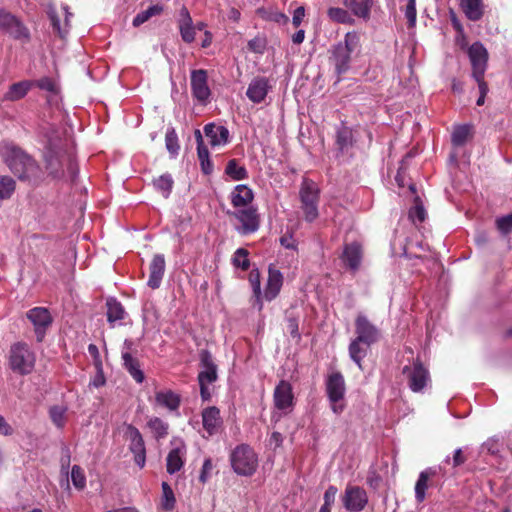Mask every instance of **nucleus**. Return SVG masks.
<instances>
[{
  "label": "nucleus",
  "instance_id": "1",
  "mask_svg": "<svg viewBox=\"0 0 512 512\" xmlns=\"http://www.w3.org/2000/svg\"><path fill=\"white\" fill-rule=\"evenodd\" d=\"M43 160L47 176L55 181L74 183L79 174L74 154L66 147L65 141L53 130L47 135L43 151Z\"/></svg>",
  "mask_w": 512,
  "mask_h": 512
},
{
  "label": "nucleus",
  "instance_id": "2",
  "mask_svg": "<svg viewBox=\"0 0 512 512\" xmlns=\"http://www.w3.org/2000/svg\"><path fill=\"white\" fill-rule=\"evenodd\" d=\"M0 155L11 172L21 181L33 185L43 182L45 174L38 162L12 143H3L0 146Z\"/></svg>",
  "mask_w": 512,
  "mask_h": 512
},
{
  "label": "nucleus",
  "instance_id": "3",
  "mask_svg": "<svg viewBox=\"0 0 512 512\" xmlns=\"http://www.w3.org/2000/svg\"><path fill=\"white\" fill-rule=\"evenodd\" d=\"M0 155L11 172L21 181L33 185L43 182L45 174L38 162L12 143H3L0 146Z\"/></svg>",
  "mask_w": 512,
  "mask_h": 512
},
{
  "label": "nucleus",
  "instance_id": "4",
  "mask_svg": "<svg viewBox=\"0 0 512 512\" xmlns=\"http://www.w3.org/2000/svg\"><path fill=\"white\" fill-rule=\"evenodd\" d=\"M359 40L356 32H347L343 41L332 46L329 60L338 76L350 69L351 54L359 47Z\"/></svg>",
  "mask_w": 512,
  "mask_h": 512
},
{
  "label": "nucleus",
  "instance_id": "5",
  "mask_svg": "<svg viewBox=\"0 0 512 512\" xmlns=\"http://www.w3.org/2000/svg\"><path fill=\"white\" fill-rule=\"evenodd\" d=\"M8 364L13 372L28 375L34 370L36 354L27 343L16 342L10 347Z\"/></svg>",
  "mask_w": 512,
  "mask_h": 512
},
{
  "label": "nucleus",
  "instance_id": "6",
  "mask_svg": "<svg viewBox=\"0 0 512 512\" xmlns=\"http://www.w3.org/2000/svg\"><path fill=\"white\" fill-rule=\"evenodd\" d=\"M234 472L241 476H251L258 467V458L254 450L246 445H238L230 455Z\"/></svg>",
  "mask_w": 512,
  "mask_h": 512
},
{
  "label": "nucleus",
  "instance_id": "7",
  "mask_svg": "<svg viewBox=\"0 0 512 512\" xmlns=\"http://www.w3.org/2000/svg\"><path fill=\"white\" fill-rule=\"evenodd\" d=\"M402 374L409 389L414 393H421L430 384L431 377L428 368L422 363L419 357L409 365L402 368Z\"/></svg>",
  "mask_w": 512,
  "mask_h": 512
},
{
  "label": "nucleus",
  "instance_id": "8",
  "mask_svg": "<svg viewBox=\"0 0 512 512\" xmlns=\"http://www.w3.org/2000/svg\"><path fill=\"white\" fill-rule=\"evenodd\" d=\"M326 394L331 405V410L336 415L341 414L345 407L346 385L341 372H332L326 380Z\"/></svg>",
  "mask_w": 512,
  "mask_h": 512
},
{
  "label": "nucleus",
  "instance_id": "9",
  "mask_svg": "<svg viewBox=\"0 0 512 512\" xmlns=\"http://www.w3.org/2000/svg\"><path fill=\"white\" fill-rule=\"evenodd\" d=\"M299 196L305 220L307 222H313L319 215V189L316 183L312 180L304 179L301 183Z\"/></svg>",
  "mask_w": 512,
  "mask_h": 512
},
{
  "label": "nucleus",
  "instance_id": "10",
  "mask_svg": "<svg viewBox=\"0 0 512 512\" xmlns=\"http://www.w3.org/2000/svg\"><path fill=\"white\" fill-rule=\"evenodd\" d=\"M0 30L7 33L15 40L28 42L30 40L29 29L23 22L5 9L0 8Z\"/></svg>",
  "mask_w": 512,
  "mask_h": 512
},
{
  "label": "nucleus",
  "instance_id": "11",
  "mask_svg": "<svg viewBox=\"0 0 512 512\" xmlns=\"http://www.w3.org/2000/svg\"><path fill=\"white\" fill-rule=\"evenodd\" d=\"M229 216L237 219L241 225L236 230L241 235H248L256 232L260 226V218L257 209L253 206L238 209L235 211H227Z\"/></svg>",
  "mask_w": 512,
  "mask_h": 512
},
{
  "label": "nucleus",
  "instance_id": "12",
  "mask_svg": "<svg viewBox=\"0 0 512 512\" xmlns=\"http://www.w3.org/2000/svg\"><path fill=\"white\" fill-rule=\"evenodd\" d=\"M192 96L201 104H207L211 96L208 73L204 69L192 70L190 74Z\"/></svg>",
  "mask_w": 512,
  "mask_h": 512
},
{
  "label": "nucleus",
  "instance_id": "13",
  "mask_svg": "<svg viewBox=\"0 0 512 512\" xmlns=\"http://www.w3.org/2000/svg\"><path fill=\"white\" fill-rule=\"evenodd\" d=\"M467 54L472 67V78H479L485 75L488 66V51L484 45L476 41L470 45Z\"/></svg>",
  "mask_w": 512,
  "mask_h": 512
},
{
  "label": "nucleus",
  "instance_id": "14",
  "mask_svg": "<svg viewBox=\"0 0 512 512\" xmlns=\"http://www.w3.org/2000/svg\"><path fill=\"white\" fill-rule=\"evenodd\" d=\"M27 318L34 326L37 341L42 342L53 322L49 310L44 307H34L27 312Z\"/></svg>",
  "mask_w": 512,
  "mask_h": 512
},
{
  "label": "nucleus",
  "instance_id": "15",
  "mask_svg": "<svg viewBox=\"0 0 512 512\" xmlns=\"http://www.w3.org/2000/svg\"><path fill=\"white\" fill-rule=\"evenodd\" d=\"M342 502L346 510L360 512L368 503V495L364 488L348 485L342 496Z\"/></svg>",
  "mask_w": 512,
  "mask_h": 512
},
{
  "label": "nucleus",
  "instance_id": "16",
  "mask_svg": "<svg viewBox=\"0 0 512 512\" xmlns=\"http://www.w3.org/2000/svg\"><path fill=\"white\" fill-rule=\"evenodd\" d=\"M355 333L358 341H363L366 344H374L380 338L379 329L371 323V321L364 314H358L355 319Z\"/></svg>",
  "mask_w": 512,
  "mask_h": 512
},
{
  "label": "nucleus",
  "instance_id": "17",
  "mask_svg": "<svg viewBox=\"0 0 512 512\" xmlns=\"http://www.w3.org/2000/svg\"><path fill=\"white\" fill-rule=\"evenodd\" d=\"M126 435L130 440L129 449L134 455L135 463L139 468H143L146 463V449L140 431L135 426L129 424L127 426Z\"/></svg>",
  "mask_w": 512,
  "mask_h": 512
},
{
  "label": "nucleus",
  "instance_id": "18",
  "mask_svg": "<svg viewBox=\"0 0 512 512\" xmlns=\"http://www.w3.org/2000/svg\"><path fill=\"white\" fill-rule=\"evenodd\" d=\"M173 448L169 451L166 459V469L169 474L180 471L184 465L186 445L181 439L171 441Z\"/></svg>",
  "mask_w": 512,
  "mask_h": 512
},
{
  "label": "nucleus",
  "instance_id": "19",
  "mask_svg": "<svg viewBox=\"0 0 512 512\" xmlns=\"http://www.w3.org/2000/svg\"><path fill=\"white\" fill-rule=\"evenodd\" d=\"M274 405L278 410L286 411L294 405V395L291 384L288 381L281 380L274 389Z\"/></svg>",
  "mask_w": 512,
  "mask_h": 512
},
{
  "label": "nucleus",
  "instance_id": "20",
  "mask_svg": "<svg viewBox=\"0 0 512 512\" xmlns=\"http://www.w3.org/2000/svg\"><path fill=\"white\" fill-rule=\"evenodd\" d=\"M442 474L445 475V468L442 466L429 467L420 472L419 477L415 484V499L418 503H421L426 498V490L429 487V480L433 477Z\"/></svg>",
  "mask_w": 512,
  "mask_h": 512
},
{
  "label": "nucleus",
  "instance_id": "21",
  "mask_svg": "<svg viewBox=\"0 0 512 512\" xmlns=\"http://www.w3.org/2000/svg\"><path fill=\"white\" fill-rule=\"evenodd\" d=\"M201 371L198 374V382L212 384L217 376V365L214 363L212 354L208 350H201L199 354Z\"/></svg>",
  "mask_w": 512,
  "mask_h": 512
},
{
  "label": "nucleus",
  "instance_id": "22",
  "mask_svg": "<svg viewBox=\"0 0 512 512\" xmlns=\"http://www.w3.org/2000/svg\"><path fill=\"white\" fill-rule=\"evenodd\" d=\"M271 88L272 86L268 78L258 76L253 78L252 81L249 83L246 91V96L251 102L259 104L265 100Z\"/></svg>",
  "mask_w": 512,
  "mask_h": 512
},
{
  "label": "nucleus",
  "instance_id": "23",
  "mask_svg": "<svg viewBox=\"0 0 512 512\" xmlns=\"http://www.w3.org/2000/svg\"><path fill=\"white\" fill-rule=\"evenodd\" d=\"M282 285V273L278 269L270 266L268 269V279L264 289V293L262 294V299L264 298L267 301L274 300L280 293Z\"/></svg>",
  "mask_w": 512,
  "mask_h": 512
},
{
  "label": "nucleus",
  "instance_id": "24",
  "mask_svg": "<svg viewBox=\"0 0 512 512\" xmlns=\"http://www.w3.org/2000/svg\"><path fill=\"white\" fill-rule=\"evenodd\" d=\"M342 4L349 10L352 16L365 22L370 20L371 10L374 5L373 0H342Z\"/></svg>",
  "mask_w": 512,
  "mask_h": 512
},
{
  "label": "nucleus",
  "instance_id": "25",
  "mask_svg": "<svg viewBox=\"0 0 512 512\" xmlns=\"http://www.w3.org/2000/svg\"><path fill=\"white\" fill-rule=\"evenodd\" d=\"M165 258L162 254L154 255L150 266H149V278L147 285L151 289H157L160 287L164 273H165Z\"/></svg>",
  "mask_w": 512,
  "mask_h": 512
},
{
  "label": "nucleus",
  "instance_id": "26",
  "mask_svg": "<svg viewBox=\"0 0 512 512\" xmlns=\"http://www.w3.org/2000/svg\"><path fill=\"white\" fill-rule=\"evenodd\" d=\"M341 259L349 270H351L353 273L356 272L359 269L362 261L361 246L356 242L346 244L344 246Z\"/></svg>",
  "mask_w": 512,
  "mask_h": 512
},
{
  "label": "nucleus",
  "instance_id": "27",
  "mask_svg": "<svg viewBox=\"0 0 512 512\" xmlns=\"http://www.w3.org/2000/svg\"><path fill=\"white\" fill-rule=\"evenodd\" d=\"M203 428L209 436L216 434L222 425L220 410L216 406H210L203 409L202 413Z\"/></svg>",
  "mask_w": 512,
  "mask_h": 512
},
{
  "label": "nucleus",
  "instance_id": "28",
  "mask_svg": "<svg viewBox=\"0 0 512 512\" xmlns=\"http://www.w3.org/2000/svg\"><path fill=\"white\" fill-rule=\"evenodd\" d=\"M203 130L212 147L225 145L229 141V130L225 126L208 123Z\"/></svg>",
  "mask_w": 512,
  "mask_h": 512
},
{
  "label": "nucleus",
  "instance_id": "29",
  "mask_svg": "<svg viewBox=\"0 0 512 512\" xmlns=\"http://www.w3.org/2000/svg\"><path fill=\"white\" fill-rule=\"evenodd\" d=\"M178 27L182 40L192 43L195 40V28L190 13L186 7H182L178 19Z\"/></svg>",
  "mask_w": 512,
  "mask_h": 512
},
{
  "label": "nucleus",
  "instance_id": "30",
  "mask_svg": "<svg viewBox=\"0 0 512 512\" xmlns=\"http://www.w3.org/2000/svg\"><path fill=\"white\" fill-rule=\"evenodd\" d=\"M106 307V316L110 327L114 328L116 325H121L122 323H120V321L127 316V312L121 302L116 298H108L106 301Z\"/></svg>",
  "mask_w": 512,
  "mask_h": 512
},
{
  "label": "nucleus",
  "instance_id": "31",
  "mask_svg": "<svg viewBox=\"0 0 512 512\" xmlns=\"http://www.w3.org/2000/svg\"><path fill=\"white\" fill-rule=\"evenodd\" d=\"M231 203L235 208H246L254 199V193L247 185L235 186L230 195Z\"/></svg>",
  "mask_w": 512,
  "mask_h": 512
},
{
  "label": "nucleus",
  "instance_id": "32",
  "mask_svg": "<svg viewBox=\"0 0 512 512\" xmlns=\"http://www.w3.org/2000/svg\"><path fill=\"white\" fill-rule=\"evenodd\" d=\"M460 7L468 20L479 21L485 11L483 0H461Z\"/></svg>",
  "mask_w": 512,
  "mask_h": 512
},
{
  "label": "nucleus",
  "instance_id": "33",
  "mask_svg": "<svg viewBox=\"0 0 512 512\" xmlns=\"http://www.w3.org/2000/svg\"><path fill=\"white\" fill-rule=\"evenodd\" d=\"M121 358L123 361V367L127 370L130 376L137 382L142 383L145 379L144 372L140 369L139 360L129 354L128 352H122Z\"/></svg>",
  "mask_w": 512,
  "mask_h": 512
},
{
  "label": "nucleus",
  "instance_id": "34",
  "mask_svg": "<svg viewBox=\"0 0 512 512\" xmlns=\"http://www.w3.org/2000/svg\"><path fill=\"white\" fill-rule=\"evenodd\" d=\"M372 344H366L354 338L348 347L351 360L362 370V361L367 356Z\"/></svg>",
  "mask_w": 512,
  "mask_h": 512
},
{
  "label": "nucleus",
  "instance_id": "35",
  "mask_svg": "<svg viewBox=\"0 0 512 512\" xmlns=\"http://www.w3.org/2000/svg\"><path fill=\"white\" fill-rule=\"evenodd\" d=\"M155 400L158 405L167 408L170 411H176L180 407L181 397L172 390L159 391L155 394Z\"/></svg>",
  "mask_w": 512,
  "mask_h": 512
},
{
  "label": "nucleus",
  "instance_id": "36",
  "mask_svg": "<svg viewBox=\"0 0 512 512\" xmlns=\"http://www.w3.org/2000/svg\"><path fill=\"white\" fill-rule=\"evenodd\" d=\"M34 86L33 81L24 80L12 84L4 95L7 101H17L24 98L30 89Z\"/></svg>",
  "mask_w": 512,
  "mask_h": 512
},
{
  "label": "nucleus",
  "instance_id": "37",
  "mask_svg": "<svg viewBox=\"0 0 512 512\" xmlns=\"http://www.w3.org/2000/svg\"><path fill=\"white\" fill-rule=\"evenodd\" d=\"M335 142L340 152H346L354 144L352 129L344 124L337 127Z\"/></svg>",
  "mask_w": 512,
  "mask_h": 512
},
{
  "label": "nucleus",
  "instance_id": "38",
  "mask_svg": "<svg viewBox=\"0 0 512 512\" xmlns=\"http://www.w3.org/2000/svg\"><path fill=\"white\" fill-rule=\"evenodd\" d=\"M249 283L253 291L254 302L253 305L257 306L258 310L261 311L263 308L262 301V290H261V277L259 269H252L248 277Z\"/></svg>",
  "mask_w": 512,
  "mask_h": 512
},
{
  "label": "nucleus",
  "instance_id": "39",
  "mask_svg": "<svg viewBox=\"0 0 512 512\" xmlns=\"http://www.w3.org/2000/svg\"><path fill=\"white\" fill-rule=\"evenodd\" d=\"M154 189L164 198H169L174 186V180L170 173H164L152 181Z\"/></svg>",
  "mask_w": 512,
  "mask_h": 512
},
{
  "label": "nucleus",
  "instance_id": "40",
  "mask_svg": "<svg viewBox=\"0 0 512 512\" xmlns=\"http://www.w3.org/2000/svg\"><path fill=\"white\" fill-rule=\"evenodd\" d=\"M63 9L65 10V24L64 28L61 27L59 17L57 15V12L53 6H49L47 14L51 21V25L53 27V30L59 34L60 37H64V35L68 32L67 27L69 26V17L72 16V14L68 11V6H64Z\"/></svg>",
  "mask_w": 512,
  "mask_h": 512
},
{
  "label": "nucleus",
  "instance_id": "41",
  "mask_svg": "<svg viewBox=\"0 0 512 512\" xmlns=\"http://www.w3.org/2000/svg\"><path fill=\"white\" fill-rule=\"evenodd\" d=\"M225 174L233 181L245 180L249 176L246 167L240 165L237 159H231L227 162Z\"/></svg>",
  "mask_w": 512,
  "mask_h": 512
},
{
  "label": "nucleus",
  "instance_id": "42",
  "mask_svg": "<svg viewBox=\"0 0 512 512\" xmlns=\"http://www.w3.org/2000/svg\"><path fill=\"white\" fill-rule=\"evenodd\" d=\"M163 12V6L159 3L148 6L145 10L139 12L133 19V26L139 27L147 22L151 17L160 15Z\"/></svg>",
  "mask_w": 512,
  "mask_h": 512
},
{
  "label": "nucleus",
  "instance_id": "43",
  "mask_svg": "<svg viewBox=\"0 0 512 512\" xmlns=\"http://www.w3.org/2000/svg\"><path fill=\"white\" fill-rule=\"evenodd\" d=\"M327 16L333 22L340 24H354V18L350 14L349 10L340 7H330L327 10Z\"/></svg>",
  "mask_w": 512,
  "mask_h": 512
},
{
  "label": "nucleus",
  "instance_id": "44",
  "mask_svg": "<svg viewBox=\"0 0 512 512\" xmlns=\"http://www.w3.org/2000/svg\"><path fill=\"white\" fill-rule=\"evenodd\" d=\"M165 146L171 158L179 154L180 145L178 135L174 127H168L165 134Z\"/></svg>",
  "mask_w": 512,
  "mask_h": 512
},
{
  "label": "nucleus",
  "instance_id": "45",
  "mask_svg": "<svg viewBox=\"0 0 512 512\" xmlns=\"http://www.w3.org/2000/svg\"><path fill=\"white\" fill-rule=\"evenodd\" d=\"M148 427L153 432L155 438L161 439L168 435L169 425L161 418L153 417L148 421Z\"/></svg>",
  "mask_w": 512,
  "mask_h": 512
},
{
  "label": "nucleus",
  "instance_id": "46",
  "mask_svg": "<svg viewBox=\"0 0 512 512\" xmlns=\"http://www.w3.org/2000/svg\"><path fill=\"white\" fill-rule=\"evenodd\" d=\"M471 133L469 125H460L454 128L451 141L454 146H463L468 140Z\"/></svg>",
  "mask_w": 512,
  "mask_h": 512
},
{
  "label": "nucleus",
  "instance_id": "47",
  "mask_svg": "<svg viewBox=\"0 0 512 512\" xmlns=\"http://www.w3.org/2000/svg\"><path fill=\"white\" fill-rule=\"evenodd\" d=\"M257 13L263 20L278 24H285L289 20L284 13L274 9H258Z\"/></svg>",
  "mask_w": 512,
  "mask_h": 512
},
{
  "label": "nucleus",
  "instance_id": "48",
  "mask_svg": "<svg viewBox=\"0 0 512 512\" xmlns=\"http://www.w3.org/2000/svg\"><path fill=\"white\" fill-rule=\"evenodd\" d=\"M16 188V182L10 176H0V201L11 198Z\"/></svg>",
  "mask_w": 512,
  "mask_h": 512
},
{
  "label": "nucleus",
  "instance_id": "49",
  "mask_svg": "<svg viewBox=\"0 0 512 512\" xmlns=\"http://www.w3.org/2000/svg\"><path fill=\"white\" fill-rule=\"evenodd\" d=\"M468 460V456L463 448H457L454 450L452 457L447 456L441 465L446 469L447 465H452L453 468H458Z\"/></svg>",
  "mask_w": 512,
  "mask_h": 512
},
{
  "label": "nucleus",
  "instance_id": "50",
  "mask_svg": "<svg viewBox=\"0 0 512 512\" xmlns=\"http://www.w3.org/2000/svg\"><path fill=\"white\" fill-rule=\"evenodd\" d=\"M197 156L200 162L201 170L205 175H210L213 172V164L210 160V153L207 146L197 148Z\"/></svg>",
  "mask_w": 512,
  "mask_h": 512
},
{
  "label": "nucleus",
  "instance_id": "51",
  "mask_svg": "<svg viewBox=\"0 0 512 512\" xmlns=\"http://www.w3.org/2000/svg\"><path fill=\"white\" fill-rule=\"evenodd\" d=\"M162 508L166 511H172L175 508L176 499L172 488L167 482L162 483Z\"/></svg>",
  "mask_w": 512,
  "mask_h": 512
},
{
  "label": "nucleus",
  "instance_id": "52",
  "mask_svg": "<svg viewBox=\"0 0 512 512\" xmlns=\"http://www.w3.org/2000/svg\"><path fill=\"white\" fill-rule=\"evenodd\" d=\"M249 252L244 248H238L233 255V265L237 268H241L243 271H247L250 267Z\"/></svg>",
  "mask_w": 512,
  "mask_h": 512
},
{
  "label": "nucleus",
  "instance_id": "53",
  "mask_svg": "<svg viewBox=\"0 0 512 512\" xmlns=\"http://www.w3.org/2000/svg\"><path fill=\"white\" fill-rule=\"evenodd\" d=\"M65 413L66 408L58 405L52 406L49 409V416L51 418V421L55 426H57L60 429L63 428L65 425Z\"/></svg>",
  "mask_w": 512,
  "mask_h": 512
},
{
  "label": "nucleus",
  "instance_id": "54",
  "mask_svg": "<svg viewBox=\"0 0 512 512\" xmlns=\"http://www.w3.org/2000/svg\"><path fill=\"white\" fill-rule=\"evenodd\" d=\"M71 480L74 487L78 490H83L86 487V476L80 466L74 465L72 467Z\"/></svg>",
  "mask_w": 512,
  "mask_h": 512
},
{
  "label": "nucleus",
  "instance_id": "55",
  "mask_svg": "<svg viewBox=\"0 0 512 512\" xmlns=\"http://www.w3.org/2000/svg\"><path fill=\"white\" fill-rule=\"evenodd\" d=\"M247 46L249 51L257 54H263L267 47V39L265 36L258 35L249 40Z\"/></svg>",
  "mask_w": 512,
  "mask_h": 512
},
{
  "label": "nucleus",
  "instance_id": "56",
  "mask_svg": "<svg viewBox=\"0 0 512 512\" xmlns=\"http://www.w3.org/2000/svg\"><path fill=\"white\" fill-rule=\"evenodd\" d=\"M34 85L37 86L41 90H45L52 94H57L59 92V87L56 81L50 77H43L39 80L33 81Z\"/></svg>",
  "mask_w": 512,
  "mask_h": 512
},
{
  "label": "nucleus",
  "instance_id": "57",
  "mask_svg": "<svg viewBox=\"0 0 512 512\" xmlns=\"http://www.w3.org/2000/svg\"><path fill=\"white\" fill-rule=\"evenodd\" d=\"M496 226L504 234L512 231V213L502 216L496 220Z\"/></svg>",
  "mask_w": 512,
  "mask_h": 512
},
{
  "label": "nucleus",
  "instance_id": "58",
  "mask_svg": "<svg viewBox=\"0 0 512 512\" xmlns=\"http://www.w3.org/2000/svg\"><path fill=\"white\" fill-rule=\"evenodd\" d=\"M500 448L501 443L497 438H490L482 445L483 451H487V453L491 455H498L500 452Z\"/></svg>",
  "mask_w": 512,
  "mask_h": 512
},
{
  "label": "nucleus",
  "instance_id": "59",
  "mask_svg": "<svg viewBox=\"0 0 512 512\" xmlns=\"http://www.w3.org/2000/svg\"><path fill=\"white\" fill-rule=\"evenodd\" d=\"M405 16L408 20L409 27H414L416 24V1H409L407 2L406 8H405Z\"/></svg>",
  "mask_w": 512,
  "mask_h": 512
},
{
  "label": "nucleus",
  "instance_id": "60",
  "mask_svg": "<svg viewBox=\"0 0 512 512\" xmlns=\"http://www.w3.org/2000/svg\"><path fill=\"white\" fill-rule=\"evenodd\" d=\"M96 374L90 381V386H93L95 388H99L105 385L106 378L103 371V365L101 366H95Z\"/></svg>",
  "mask_w": 512,
  "mask_h": 512
},
{
  "label": "nucleus",
  "instance_id": "61",
  "mask_svg": "<svg viewBox=\"0 0 512 512\" xmlns=\"http://www.w3.org/2000/svg\"><path fill=\"white\" fill-rule=\"evenodd\" d=\"M409 217L413 220L423 222L426 218V211L423 205L420 203H416V205L410 209Z\"/></svg>",
  "mask_w": 512,
  "mask_h": 512
},
{
  "label": "nucleus",
  "instance_id": "62",
  "mask_svg": "<svg viewBox=\"0 0 512 512\" xmlns=\"http://www.w3.org/2000/svg\"><path fill=\"white\" fill-rule=\"evenodd\" d=\"M212 469H213L212 460L210 458H206L204 460V463H203V466H202V469L200 472V476H199L200 482H202L203 484L207 482V480L209 479V477L211 475Z\"/></svg>",
  "mask_w": 512,
  "mask_h": 512
},
{
  "label": "nucleus",
  "instance_id": "63",
  "mask_svg": "<svg viewBox=\"0 0 512 512\" xmlns=\"http://www.w3.org/2000/svg\"><path fill=\"white\" fill-rule=\"evenodd\" d=\"M287 329L293 338H300L298 318L294 316L287 317Z\"/></svg>",
  "mask_w": 512,
  "mask_h": 512
},
{
  "label": "nucleus",
  "instance_id": "64",
  "mask_svg": "<svg viewBox=\"0 0 512 512\" xmlns=\"http://www.w3.org/2000/svg\"><path fill=\"white\" fill-rule=\"evenodd\" d=\"M338 489L335 486H329L324 493V504L326 506H332L335 502Z\"/></svg>",
  "mask_w": 512,
  "mask_h": 512
}]
</instances>
